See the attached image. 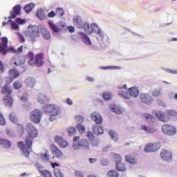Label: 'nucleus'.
<instances>
[{"instance_id":"obj_25","label":"nucleus","mask_w":177,"mask_h":177,"mask_svg":"<svg viewBox=\"0 0 177 177\" xmlns=\"http://www.w3.org/2000/svg\"><path fill=\"white\" fill-rule=\"evenodd\" d=\"M0 146H3L4 149H10L12 147V142L5 138H0Z\"/></svg>"},{"instance_id":"obj_55","label":"nucleus","mask_w":177,"mask_h":177,"mask_svg":"<svg viewBox=\"0 0 177 177\" xmlns=\"http://www.w3.org/2000/svg\"><path fill=\"white\" fill-rule=\"evenodd\" d=\"M55 16H56V12H55V11H51L48 14V17L50 18H53Z\"/></svg>"},{"instance_id":"obj_36","label":"nucleus","mask_w":177,"mask_h":177,"mask_svg":"<svg viewBox=\"0 0 177 177\" xmlns=\"http://www.w3.org/2000/svg\"><path fill=\"white\" fill-rule=\"evenodd\" d=\"M102 97L104 100H111V99H113V94L108 91H105L102 93Z\"/></svg>"},{"instance_id":"obj_61","label":"nucleus","mask_w":177,"mask_h":177,"mask_svg":"<svg viewBox=\"0 0 177 177\" xmlns=\"http://www.w3.org/2000/svg\"><path fill=\"white\" fill-rule=\"evenodd\" d=\"M20 100H21V102H27V96L26 95L21 96Z\"/></svg>"},{"instance_id":"obj_53","label":"nucleus","mask_w":177,"mask_h":177,"mask_svg":"<svg viewBox=\"0 0 177 177\" xmlns=\"http://www.w3.org/2000/svg\"><path fill=\"white\" fill-rule=\"evenodd\" d=\"M11 28L12 30H19V25L16 22H11Z\"/></svg>"},{"instance_id":"obj_37","label":"nucleus","mask_w":177,"mask_h":177,"mask_svg":"<svg viewBox=\"0 0 177 177\" xmlns=\"http://www.w3.org/2000/svg\"><path fill=\"white\" fill-rule=\"evenodd\" d=\"M162 93L161 89L159 88H156L151 92V95L153 97H159V96H161Z\"/></svg>"},{"instance_id":"obj_38","label":"nucleus","mask_w":177,"mask_h":177,"mask_svg":"<svg viewBox=\"0 0 177 177\" xmlns=\"http://www.w3.org/2000/svg\"><path fill=\"white\" fill-rule=\"evenodd\" d=\"M41 176L43 177H53L52 176V172L48 170L44 169L43 171H40Z\"/></svg>"},{"instance_id":"obj_31","label":"nucleus","mask_w":177,"mask_h":177,"mask_svg":"<svg viewBox=\"0 0 177 177\" xmlns=\"http://www.w3.org/2000/svg\"><path fill=\"white\" fill-rule=\"evenodd\" d=\"M115 168L117 171H120V172H125L127 171V167L121 161L116 162Z\"/></svg>"},{"instance_id":"obj_32","label":"nucleus","mask_w":177,"mask_h":177,"mask_svg":"<svg viewBox=\"0 0 177 177\" xmlns=\"http://www.w3.org/2000/svg\"><path fill=\"white\" fill-rule=\"evenodd\" d=\"M141 130L145 131L147 133H154L156 131L155 128H149L145 124L141 125Z\"/></svg>"},{"instance_id":"obj_42","label":"nucleus","mask_w":177,"mask_h":177,"mask_svg":"<svg viewBox=\"0 0 177 177\" xmlns=\"http://www.w3.org/2000/svg\"><path fill=\"white\" fill-rule=\"evenodd\" d=\"M35 6L32 3H29L27 6H26L24 7V10L26 12V13H30V12H31V10H32V9H34V7Z\"/></svg>"},{"instance_id":"obj_33","label":"nucleus","mask_w":177,"mask_h":177,"mask_svg":"<svg viewBox=\"0 0 177 177\" xmlns=\"http://www.w3.org/2000/svg\"><path fill=\"white\" fill-rule=\"evenodd\" d=\"M118 95L119 96L123 97V99H126L127 100H129L130 99L129 92L128 91H124L122 90H120L118 92Z\"/></svg>"},{"instance_id":"obj_49","label":"nucleus","mask_w":177,"mask_h":177,"mask_svg":"<svg viewBox=\"0 0 177 177\" xmlns=\"http://www.w3.org/2000/svg\"><path fill=\"white\" fill-rule=\"evenodd\" d=\"M56 14L58 15V16H60V17H62L64 15V10L62 8H57Z\"/></svg>"},{"instance_id":"obj_20","label":"nucleus","mask_w":177,"mask_h":177,"mask_svg":"<svg viewBox=\"0 0 177 177\" xmlns=\"http://www.w3.org/2000/svg\"><path fill=\"white\" fill-rule=\"evenodd\" d=\"M73 24L77 28H82L84 27V21L80 16H75L73 17Z\"/></svg>"},{"instance_id":"obj_35","label":"nucleus","mask_w":177,"mask_h":177,"mask_svg":"<svg viewBox=\"0 0 177 177\" xmlns=\"http://www.w3.org/2000/svg\"><path fill=\"white\" fill-rule=\"evenodd\" d=\"M41 35L44 38V39H50V32L49 30H46V28L41 29Z\"/></svg>"},{"instance_id":"obj_45","label":"nucleus","mask_w":177,"mask_h":177,"mask_svg":"<svg viewBox=\"0 0 177 177\" xmlns=\"http://www.w3.org/2000/svg\"><path fill=\"white\" fill-rule=\"evenodd\" d=\"M77 129L80 132V133H85V127L82 124H77L76 125Z\"/></svg>"},{"instance_id":"obj_11","label":"nucleus","mask_w":177,"mask_h":177,"mask_svg":"<svg viewBox=\"0 0 177 177\" xmlns=\"http://www.w3.org/2000/svg\"><path fill=\"white\" fill-rule=\"evenodd\" d=\"M0 53L3 55L8 53V37H1V42H0Z\"/></svg>"},{"instance_id":"obj_51","label":"nucleus","mask_w":177,"mask_h":177,"mask_svg":"<svg viewBox=\"0 0 177 177\" xmlns=\"http://www.w3.org/2000/svg\"><path fill=\"white\" fill-rule=\"evenodd\" d=\"M113 158H115L116 162H121V160H122V158H121V155L117 153L113 154Z\"/></svg>"},{"instance_id":"obj_21","label":"nucleus","mask_w":177,"mask_h":177,"mask_svg":"<svg viewBox=\"0 0 177 177\" xmlns=\"http://www.w3.org/2000/svg\"><path fill=\"white\" fill-rule=\"evenodd\" d=\"M91 119L95 121V124H102L103 122V118L99 113L93 112L91 115Z\"/></svg>"},{"instance_id":"obj_10","label":"nucleus","mask_w":177,"mask_h":177,"mask_svg":"<svg viewBox=\"0 0 177 177\" xmlns=\"http://www.w3.org/2000/svg\"><path fill=\"white\" fill-rule=\"evenodd\" d=\"M9 119L11 121V122H13L14 124H16V125H18V128L19 129L21 130L22 133H24V126L19 123V119L17 118V116L16 115L15 113H10Z\"/></svg>"},{"instance_id":"obj_15","label":"nucleus","mask_w":177,"mask_h":177,"mask_svg":"<svg viewBox=\"0 0 177 177\" xmlns=\"http://www.w3.org/2000/svg\"><path fill=\"white\" fill-rule=\"evenodd\" d=\"M140 97L141 102L145 103V104H151V103H153V97L149 94H141Z\"/></svg>"},{"instance_id":"obj_60","label":"nucleus","mask_w":177,"mask_h":177,"mask_svg":"<svg viewBox=\"0 0 177 177\" xmlns=\"http://www.w3.org/2000/svg\"><path fill=\"white\" fill-rule=\"evenodd\" d=\"M102 165H109V162L106 160V159H103L102 161H101Z\"/></svg>"},{"instance_id":"obj_29","label":"nucleus","mask_w":177,"mask_h":177,"mask_svg":"<svg viewBox=\"0 0 177 177\" xmlns=\"http://www.w3.org/2000/svg\"><path fill=\"white\" fill-rule=\"evenodd\" d=\"M48 26L53 32H60L62 29L57 27V25L55 24L52 21H48Z\"/></svg>"},{"instance_id":"obj_52","label":"nucleus","mask_w":177,"mask_h":177,"mask_svg":"<svg viewBox=\"0 0 177 177\" xmlns=\"http://www.w3.org/2000/svg\"><path fill=\"white\" fill-rule=\"evenodd\" d=\"M18 38L20 44H23L26 42V39L24 38V36H23V35H21V33L18 34Z\"/></svg>"},{"instance_id":"obj_56","label":"nucleus","mask_w":177,"mask_h":177,"mask_svg":"<svg viewBox=\"0 0 177 177\" xmlns=\"http://www.w3.org/2000/svg\"><path fill=\"white\" fill-rule=\"evenodd\" d=\"M16 21L19 24H24L26 23V21L24 20L21 19V18H17Z\"/></svg>"},{"instance_id":"obj_17","label":"nucleus","mask_w":177,"mask_h":177,"mask_svg":"<svg viewBox=\"0 0 177 177\" xmlns=\"http://www.w3.org/2000/svg\"><path fill=\"white\" fill-rule=\"evenodd\" d=\"M20 10H21V6L20 5L14 6L13 11L10 12V17H8V19H16V16L20 15Z\"/></svg>"},{"instance_id":"obj_50","label":"nucleus","mask_w":177,"mask_h":177,"mask_svg":"<svg viewBox=\"0 0 177 177\" xmlns=\"http://www.w3.org/2000/svg\"><path fill=\"white\" fill-rule=\"evenodd\" d=\"M75 118L77 122H84V117H82L81 115H76Z\"/></svg>"},{"instance_id":"obj_39","label":"nucleus","mask_w":177,"mask_h":177,"mask_svg":"<svg viewBox=\"0 0 177 177\" xmlns=\"http://www.w3.org/2000/svg\"><path fill=\"white\" fill-rule=\"evenodd\" d=\"M120 173L115 170H111L107 174V177H119Z\"/></svg>"},{"instance_id":"obj_23","label":"nucleus","mask_w":177,"mask_h":177,"mask_svg":"<svg viewBox=\"0 0 177 177\" xmlns=\"http://www.w3.org/2000/svg\"><path fill=\"white\" fill-rule=\"evenodd\" d=\"M156 115L158 120H159V121H162V122H168L170 120L169 117L165 116L161 111L156 112Z\"/></svg>"},{"instance_id":"obj_63","label":"nucleus","mask_w":177,"mask_h":177,"mask_svg":"<svg viewBox=\"0 0 177 177\" xmlns=\"http://www.w3.org/2000/svg\"><path fill=\"white\" fill-rule=\"evenodd\" d=\"M88 161H89L91 164H93V162H96V161H97V159L90 158L88 159Z\"/></svg>"},{"instance_id":"obj_64","label":"nucleus","mask_w":177,"mask_h":177,"mask_svg":"<svg viewBox=\"0 0 177 177\" xmlns=\"http://www.w3.org/2000/svg\"><path fill=\"white\" fill-rule=\"evenodd\" d=\"M167 113H168L169 115H170L171 117L175 115V111H167Z\"/></svg>"},{"instance_id":"obj_48","label":"nucleus","mask_w":177,"mask_h":177,"mask_svg":"<svg viewBox=\"0 0 177 177\" xmlns=\"http://www.w3.org/2000/svg\"><path fill=\"white\" fill-rule=\"evenodd\" d=\"M0 125H6V120H5V117L3 115L0 113Z\"/></svg>"},{"instance_id":"obj_57","label":"nucleus","mask_w":177,"mask_h":177,"mask_svg":"<svg viewBox=\"0 0 177 177\" xmlns=\"http://www.w3.org/2000/svg\"><path fill=\"white\" fill-rule=\"evenodd\" d=\"M166 71L170 74H177V70L167 69Z\"/></svg>"},{"instance_id":"obj_54","label":"nucleus","mask_w":177,"mask_h":177,"mask_svg":"<svg viewBox=\"0 0 177 177\" xmlns=\"http://www.w3.org/2000/svg\"><path fill=\"white\" fill-rule=\"evenodd\" d=\"M75 175L77 177H84V174L80 171H76L75 172Z\"/></svg>"},{"instance_id":"obj_24","label":"nucleus","mask_w":177,"mask_h":177,"mask_svg":"<svg viewBox=\"0 0 177 177\" xmlns=\"http://www.w3.org/2000/svg\"><path fill=\"white\" fill-rule=\"evenodd\" d=\"M129 95L131 97H138L139 96V89L136 87H131L128 89Z\"/></svg>"},{"instance_id":"obj_18","label":"nucleus","mask_w":177,"mask_h":177,"mask_svg":"<svg viewBox=\"0 0 177 177\" xmlns=\"http://www.w3.org/2000/svg\"><path fill=\"white\" fill-rule=\"evenodd\" d=\"M51 151L57 158H62L63 157V152L55 145H51Z\"/></svg>"},{"instance_id":"obj_19","label":"nucleus","mask_w":177,"mask_h":177,"mask_svg":"<svg viewBox=\"0 0 177 177\" xmlns=\"http://www.w3.org/2000/svg\"><path fill=\"white\" fill-rule=\"evenodd\" d=\"M23 48H24V49H28V46L25 44L24 46H19L17 49L15 48V47H10L8 50L12 52V53H15V55H20V53H23Z\"/></svg>"},{"instance_id":"obj_41","label":"nucleus","mask_w":177,"mask_h":177,"mask_svg":"<svg viewBox=\"0 0 177 177\" xmlns=\"http://www.w3.org/2000/svg\"><path fill=\"white\" fill-rule=\"evenodd\" d=\"M12 86L15 89L19 90L21 89V88L23 87V84H21V82H20V81L17 80L13 83Z\"/></svg>"},{"instance_id":"obj_16","label":"nucleus","mask_w":177,"mask_h":177,"mask_svg":"<svg viewBox=\"0 0 177 177\" xmlns=\"http://www.w3.org/2000/svg\"><path fill=\"white\" fill-rule=\"evenodd\" d=\"M78 146L84 149V150H90L91 149V144H89V141L86 139H82L78 142Z\"/></svg>"},{"instance_id":"obj_5","label":"nucleus","mask_w":177,"mask_h":177,"mask_svg":"<svg viewBox=\"0 0 177 177\" xmlns=\"http://www.w3.org/2000/svg\"><path fill=\"white\" fill-rule=\"evenodd\" d=\"M42 118V111L39 109H35L30 112V120L33 124H39Z\"/></svg>"},{"instance_id":"obj_8","label":"nucleus","mask_w":177,"mask_h":177,"mask_svg":"<svg viewBox=\"0 0 177 177\" xmlns=\"http://www.w3.org/2000/svg\"><path fill=\"white\" fill-rule=\"evenodd\" d=\"M83 28L85 30V32L88 34V35H91V34H93V32L99 31V26H97V25L95 24H93L90 26L89 24L84 23Z\"/></svg>"},{"instance_id":"obj_34","label":"nucleus","mask_w":177,"mask_h":177,"mask_svg":"<svg viewBox=\"0 0 177 177\" xmlns=\"http://www.w3.org/2000/svg\"><path fill=\"white\" fill-rule=\"evenodd\" d=\"M37 100L39 103L44 104V103H46V102H48V97H46V95L44 94H39Z\"/></svg>"},{"instance_id":"obj_28","label":"nucleus","mask_w":177,"mask_h":177,"mask_svg":"<svg viewBox=\"0 0 177 177\" xmlns=\"http://www.w3.org/2000/svg\"><path fill=\"white\" fill-rule=\"evenodd\" d=\"M143 118L146 120V121H147V122H149V124H153V122H156V118L149 113H144Z\"/></svg>"},{"instance_id":"obj_7","label":"nucleus","mask_w":177,"mask_h":177,"mask_svg":"<svg viewBox=\"0 0 177 177\" xmlns=\"http://www.w3.org/2000/svg\"><path fill=\"white\" fill-rule=\"evenodd\" d=\"M161 149V144L160 142L148 143L145 147V151L146 153H153L154 151H158Z\"/></svg>"},{"instance_id":"obj_43","label":"nucleus","mask_w":177,"mask_h":177,"mask_svg":"<svg viewBox=\"0 0 177 177\" xmlns=\"http://www.w3.org/2000/svg\"><path fill=\"white\" fill-rule=\"evenodd\" d=\"M37 16L40 19V20H44V19H45V12L42 10H37Z\"/></svg>"},{"instance_id":"obj_58","label":"nucleus","mask_w":177,"mask_h":177,"mask_svg":"<svg viewBox=\"0 0 177 177\" xmlns=\"http://www.w3.org/2000/svg\"><path fill=\"white\" fill-rule=\"evenodd\" d=\"M35 167L37 168V169L39 170V172L41 173V171H43L42 170V166H41V165L38 164V163H36L35 164Z\"/></svg>"},{"instance_id":"obj_47","label":"nucleus","mask_w":177,"mask_h":177,"mask_svg":"<svg viewBox=\"0 0 177 177\" xmlns=\"http://www.w3.org/2000/svg\"><path fill=\"white\" fill-rule=\"evenodd\" d=\"M68 132L71 136H73V135H75L76 133L75 127H69L68 129Z\"/></svg>"},{"instance_id":"obj_59","label":"nucleus","mask_w":177,"mask_h":177,"mask_svg":"<svg viewBox=\"0 0 177 177\" xmlns=\"http://www.w3.org/2000/svg\"><path fill=\"white\" fill-rule=\"evenodd\" d=\"M68 30L69 31V32H74L75 31V28H74V26H68Z\"/></svg>"},{"instance_id":"obj_14","label":"nucleus","mask_w":177,"mask_h":177,"mask_svg":"<svg viewBox=\"0 0 177 177\" xmlns=\"http://www.w3.org/2000/svg\"><path fill=\"white\" fill-rule=\"evenodd\" d=\"M55 142L58 143L59 146L62 147V149H64L68 146V142L60 136H56L55 137Z\"/></svg>"},{"instance_id":"obj_12","label":"nucleus","mask_w":177,"mask_h":177,"mask_svg":"<svg viewBox=\"0 0 177 177\" xmlns=\"http://www.w3.org/2000/svg\"><path fill=\"white\" fill-rule=\"evenodd\" d=\"M160 157L164 161L169 162V161H172V152L167 149H162Z\"/></svg>"},{"instance_id":"obj_9","label":"nucleus","mask_w":177,"mask_h":177,"mask_svg":"<svg viewBox=\"0 0 177 177\" xmlns=\"http://www.w3.org/2000/svg\"><path fill=\"white\" fill-rule=\"evenodd\" d=\"M9 77H6L7 82L10 84L13 82V80H16V78H19L20 77V72L17 71L16 68H12L8 72Z\"/></svg>"},{"instance_id":"obj_2","label":"nucleus","mask_w":177,"mask_h":177,"mask_svg":"<svg viewBox=\"0 0 177 177\" xmlns=\"http://www.w3.org/2000/svg\"><path fill=\"white\" fill-rule=\"evenodd\" d=\"M26 61L28 66H35V67H42L44 64V53H41L37 54L34 57V53L29 51L27 55H25V58L19 57L15 62V66H23L26 64Z\"/></svg>"},{"instance_id":"obj_22","label":"nucleus","mask_w":177,"mask_h":177,"mask_svg":"<svg viewBox=\"0 0 177 177\" xmlns=\"http://www.w3.org/2000/svg\"><path fill=\"white\" fill-rule=\"evenodd\" d=\"M86 136L88 138L92 146L96 147V146L99 145V142L97 140H95V136H93V133L91 131H87Z\"/></svg>"},{"instance_id":"obj_1","label":"nucleus","mask_w":177,"mask_h":177,"mask_svg":"<svg viewBox=\"0 0 177 177\" xmlns=\"http://www.w3.org/2000/svg\"><path fill=\"white\" fill-rule=\"evenodd\" d=\"M26 131L28 135L25 138V144L23 141L18 142V147L21 150L22 154L25 157H30V151L32 147V143H34V139L38 138V130L34 127L32 123H28L26 125Z\"/></svg>"},{"instance_id":"obj_4","label":"nucleus","mask_w":177,"mask_h":177,"mask_svg":"<svg viewBox=\"0 0 177 177\" xmlns=\"http://www.w3.org/2000/svg\"><path fill=\"white\" fill-rule=\"evenodd\" d=\"M29 37L32 43L37 42L38 38L41 37V33L39 32V28L37 26L30 25L28 28Z\"/></svg>"},{"instance_id":"obj_6","label":"nucleus","mask_w":177,"mask_h":177,"mask_svg":"<svg viewBox=\"0 0 177 177\" xmlns=\"http://www.w3.org/2000/svg\"><path fill=\"white\" fill-rule=\"evenodd\" d=\"M162 132L167 136H174L176 134V128L171 124H165L162 127Z\"/></svg>"},{"instance_id":"obj_30","label":"nucleus","mask_w":177,"mask_h":177,"mask_svg":"<svg viewBox=\"0 0 177 177\" xmlns=\"http://www.w3.org/2000/svg\"><path fill=\"white\" fill-rule=\"evenodd\" d=\"M93 131L95 135H102V133L104 132L103 127L102 126H97V125H94L93 127Z\"/></svg>"},{"instance_id":"obj_26","label":"nucleus","mask_w":177,"mask_h":177,"mask_svg":"<svg viewBox=\"0 0 177 177\" xmlns=\"http://www.w3.org/2000/svg\"><path fill=\"white\" fill-rule=\"evenodd\" d=\"M79 35L81 37V38L83 39L84 44L86 45H88L91 46L92 45V41H91V39L86 35V34L82 32H79Z\"/></svg>"},{"instance_id":"obj_40","label":"nucleus","mask_w":177,"mask_h":177,"mask_svg":"<svg viewBox=\"0 0 177 177\" xmlns=\"http://www.w3.org/2000/svg\"><path fill=\"white\" fill-rule=\"evenodd\" d=\"M111 109L113 113H115L116 114H122V109H120V107L114 105L111 106Z\"/></svg>"},{"instance_id":"obj_27","label":"nucleus","mask_w":177,"mask_h":177,"mask_svg":"<svg viewBox=\"0 0 177 177\" xmlns=\"http://www.w3.org/2000/svg\"><path fill=\"white\" fill-rule=\"evenodd\" d=\"M125 160L127 162H129L131 165H135V164H138V160H136V158L131 155H127L125 156Z\"/></svg>"},{"instance_id":"obj_44","label":"nucleus","mask_w":177,"mask_h":177,"mask_svg":"<svg viewBox=\"0 0 177 177\" xmlns=\"http://www.w3.org/2000/svg\"><path fill=\"white\" fill-rule=\"evenodd\" d=\"M109 134L113 140H118V135L115 133V131L111 130L109 131Z\"/></svg>"},{"instance_id":"obj_13","label":"nucleus","mask_w":177,"mask_h":177,"mask_svg":"<svg viewBox=\"0 0 177 177\" xmlns=\"http://www.w3.org/2000/svg\"><path fill=\"white\" fill-rule=\"evenodd\" d=\"M48 109L50 110V113H51L50 116V121L53 122L55 120H56V115H58L59 114V111L57 110V108H56V106L54 105H49Z\"/></svg>"},{"instance_id":"obj_46","label":"nucleus","mask_w":177,"mask_h":177,"mask_svg":"<svg viewBox=\"0 0 177 177\" xmlns=\"http://www.w3.org/2000/svg\"><path fill=\"white\" fill-rule=\"evenodd\" d=\"M54 174L56 177H64V174H63V173H62V171H60L59 169H55Z\"/></svg>"},{"instance_id":"obj_62","label":"nucleus","mask_w":177,"mask_h":177,"mask_svg":"<svg viewBox=\"0 0 177 177\" xmlns=\"http://www.w3.org/2000/svg\"><path fill=\"white\" fill-rule=\"evenodd\" d=\"M66 103H67V104H68L69 106H72V104H73V100H71V99H70V98H67V100H66Z\"/></svg>"},{"instance_id":"obj_3","label":"nucleus","mask_w":177,"mask_h":177,"mask_svg":"<svg viewBox=\"0 0 177 177\" xmlns=\"http://www.w3.org/2000/svg\"><path fill=\"white\" fill-rule=\"evenodd\" d=\"M12 92H13V90L9 86V84H6L1 88V93H7V95L3 99V103L6 107L10 108L13 106V99H12V95H10Z\"/></svg>"}]
</instances>
